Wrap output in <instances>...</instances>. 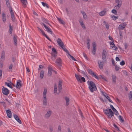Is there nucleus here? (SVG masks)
Listing matches in <instances>:
<instances>
[{
    "mask_svg": "<svg viewBox=\"0 0 132 132\" xmlns=\"http://www.w3.org/2000/svg\"><path fill=\"white\" fill-rule=\"evenodd\" d=\"M104 113L108 117L111 119L114 116V113L112 111V110L109 109H105L103 111Z\"/></svg>",
    "mask_w": 132,
    "mask_h": 132,
    "instance_id": "obj_1",
    "label": "nucleus"
},
{
    "mask_svg": "<svg viewBox=\"0 0 132 132\" xmlns=\"http://www.w3.org/2000/svg\"><path fill=\"white\" fill-rule=\"evenodd\" d=\"M88 88L90 91L92 92H93L94 91H96L97 88L95 83L91 81H88Z\"/></svg>",
    "mask_w": 132,
    "mask_h": 132,
    "instance_id": "obj_2",
    "label": "nucleus"
},
{
    "mask_svg": "<svg viewBox=\"0 0 132 132\" xmlns=\"http://www.w3.org/2000/svg\"><path fill=\"white\" fill-rule=\"evenodd\" d=\"M75 76L77 81L80 83H82V82H85L86 80L85 78L84 77H81L80 75H79L75 74Z\"/></svg>",
    "mask_w": 132,
    "mask_h": 132,
    "instance_id": "obj_3",
    "label": "nucleus"
},
{
    "mask_svg": "<svg viewBox=\"0 0 132 132\" xmlns=\"http://www.w3.org/2000/svg\"><path fill=\"white\" fill-rule=\"evenodd\" d=\"M57 52L55 49L54 48H52L51 53L52 56L51 59L53 60L55 59L57 56Z\"/></svg>",
    "mask_w": 132,
    "mask_h": 132,
    "instance_id": "obj_4",
    "label": "nucleus"
},
{
    "mask_svg": "<svg viewBox=\"0 0 132 132\" xmlns=\"http://www.w3.org/2000/svg\"><path fill=\"white\" fill-rule=\"evenodd\" d=\"M115 3L117 4L115 8L116 10H118L122 5V1L119 0H115Z\"/></svg>",
    "mask_w": 132,
    "mask_h": 132,
    "instance_id": "obj_5",
    "label": "nucleus"
},
{
    "mask_svg": "<svg viewBox=\"0 0 132 132\" xmlns=\"http://www.w3.org/2000/svg\"><path fill=\"white\" fill-rule=\"evenodd\" d=\"M107 54V53L105 50H103L102 54V59L103 62H106V55Z\"/></svg>",
    "mask_w": 132,
    "mask_h": 132,
    "instance_id": "obj_6",
    "label": "nucleus"
},
{
    "mask_svg": "<svg viewBox=\"0 0 132 132\" xmlns=\"http://www.w3.org/2000/svg\"><path fill=\"white\" fill-rule=\"evenodd\" d=\"M3 87L4 88H3L2 89V92L3 94L6 96H7L9 94V90L6 88H4V86Z\"/></svg>",
    "mask_w": 132,
    "mask_h": 132,
    "instance_id": "obj_7",
    "label": "nucleus"
},
{
    "mask_svg": "<svg viewBox=\"0 0 132 132\" xmlns=\"http://www.w3.org/2000/svg\"><path fill=\"white\" fill-rule=\"evenodd\" d=\"M87 70L88 72L93 76L96 79H98L97 76L95 74L94 72L92 71V70L89 69H88Z\"/></svg>",
    "mask_w": 132,
    "mask_h": 132,
    "instance_id": "obj_8",
    "label": "nucleus"
},
{
    "mask_svg": "<svg viewBox=\"0 0 132 132\" xmlns=\"http://www.w3.org/2000/svg\"><path fill=\"white\" fill-rule=\"evenodd\" d=\"M62 81L61 80H60L58 83V91L60 93L61 90L62 85Z\"/></svg>",
    "mask_w": 132,
    "mask_h": 132,
    "instance_id": "obj_9",
    "label": "nucleus"
},
{
    "mask_svg": "<svg viewBox=\"0 0 132 132\" xmlns=\"http://www.w3.org/2000/svg\"><path fill=\"white\" fill-rule=\"evenodd\" d=\"M93 50L92 51V52L93 54L94 55L95 54L96 50V43L95 42H93L92 44Z\"/></svg>",
    "mask_w": 132,
    "mask_h": 132,
    "instance_id": "obj_10",
    "label": "nucleus"
},
{
    "mask_svg": "<svg viewBox=\"0 0 132 132\" xmlns=\"http://www.w3.org/2000/svg\"><path fill=\"white\" fill-rule=\"evenodd\" d=\"M57 42L59 45L60 47H62L63 46H64V44L60 39L58 38L57 40Z\"/></svg>",
    "mask_w": 132,
    "mask_h": 132,
    "instance_id": "obj_11",
    "label": "nucleus"
},
{
    "mask_svg": "<svg viewBox=\"0 0 132 132\" xmlns=\"http://www.w3.org/2000/svg\"><path fill=\"white\" fill-rule=\"evenodd\" d=\"M103 61H102L100 60L98 61V64L99 68L101 69H102L103 68L104 63Z\"/></svg>",
    "mask_w": 132,
    "mask_h": 132,
    "instance_id": "obj_12",
    "label": "nucleus"
},
{
    "mask_svg": "<svg viewBox=\"0 0 132 132\" xmlns=\"http://www.w3.org/2000/svg\"><path fill=\"white\" fill-rule=\"evenodd\" d=\"M13 117L19 123L21 124L22 122L21 120L20 119L18 116L15 114L13 115Z\"/></svg>",
    "mask_w": 132,
    "mask_h": 132,
    "instance_id": "obj_13",
    "label": "nucleus"
},
{
    "mask_svg": "<svg viewBox=\"0 0 132 132\" xmlns=\"http://www.w3.org/2000/svg\"><path fill=\"white\" fill-rule=\"evenodd\" d=\"M5 52L4 51H3L2 52L1 56V58L0 59V60L1 61H4L5 59Z\"/></svg>",
    "mask_w": 132,
    "mask_h": 132,
    "instance_id": "obj_14",
    "label": "nucleus"
},
{
    "mask_svg": "<svg viewBox=\"0 0 132 132\" xmlns=\"http://www.w3.org/2000/svg\"><path fill=\"white\" fill-rule=\"evenodd\" d=\"M6 113L7 117L9 118H11L12 116L11 112L9 110H6Z\"/></svg>",
    "mask_w": 132,
    "mask_h": 132,
    "instance_id": "obj_15",
    "label": "nucleus"
},
{
    "mask_svg": "<svg viewBox=\"0 0 132 132\" xmlns=\"http://www.w3.org/2000/svg\"><path fill=\"white\" fill-rule=\"evenodd\" d=\"M79 22L80 24L82 26V28L84 29H86V28L85 24L83 22V21L82 19H80L79 20Z\"/></svg>",
    "mask_w": 132,
    "mask_h": 132,
    "instance_id": "obj_16",
    "label": "nucleus"
},
{
    "mask_svg": "<svg viewBox=\"0 0 132 132\" xmlns=\"http://www.w3.org/2000/svg\"><path fill=\"white\" fill-rule=\"evenodd\" d=\"M21 81L20 80H18L17 82L16 87L17 88H19L21 86Z\"/></svg>",
    "mask_w": 132,
    "mask_h": 132,
    "instance_id": "obj_17",
    "label": "nucleus"
},
{
    "mask_svg": "<svg viewBox=\"0 0 132 132\" xmlns=\"http://www.w3.org/2000/svg\"><path fill=\"white\" fill-rule=\"evenodd\" d=\"M56 62L58 63L60 66H61V64L62 63V60L60 58H58L56 60Z\"/></svg>",
    "mask_w": 132,
    "mask_h": 132,
    "instance_id": "obj_18",
    "label": "nucleus"
},
{
    "mask_svg": "<svg viewBox=\"0 0 132 132\" xmlns=\"http://www.w3.org/2000/svg\"><path fill=\"white\" fill-rule=\"evenodd\" d=\"M21 2L22 4V5L24 7H25L26 6V4L27 3V0H21Z\"/></svg>",
    "mask_w": 132,
    "mask_h": 132,
    "instance_id": "obj_19",
    "label": "nucleus"
},
{
    "mask_svg": "<svg viewBox=\"0 0 132 132\" xmlns=\"http://www.w3.org/2000/svg\"><path fill=\"white\" fill-rule=\"evenodd\" d=\"M126 25L123 23H122L119 26L118 28L120 29L123 30L126 27Z\"/></svg>",
    "mask_w": 132,
    "mask_h": 132,
    "instance_id": "obj_20",
    "label": "nucleus"
},
{
    "mask_svg": "<svg viewBox=\"0 0 132 132\" xmlns=\"http://www.w3.org/2000/svg\"><path fill=\"white\" fill-rule=\"evenodd\" d=\"M50 75L52 73L54 74H56L57 73V72L54 70L52 69V68L50 66Z\"/></svg>",
    "mask_w": 132,
    "mask_h": 132,
    "instance_id": "obj_21",
    "label": "nucleus"
},
{
    "mask_svg": "<svg viewBox=\"0 0 132 132\" xmlns=\"http://www.w3.org/2000/svg\"><path fill=\"white\" fill-rule=\"evenodd\" d=\"M112 82L115 83L116 82L117 77L116 76L114 75H112Z\"/></svg>",
    "mask_w": 132,
    "mask_h": 132,
    "instance_id": "obj_22",
    "label": "nucleus"
},
{
    "mask_svg": "<svg viewBox=\"0 0 132 132\" xmlns=\"http://www.w3.org/2000/svg\"><path fill=\"white\" fill-rule=\"evenodd\" d=\"M65 99L66 101V104L67 106L69 105V103L70 100L69 98L67 97H65Z\"/></svg>",
    "mask_w": 132,
    "mask_h": 132,
    "instance_id": "obj_23",
    "label": "nucleus"
},
{
    "mask_svg": "<svg viewBox=\"0 0 132 132\" xmlns=\"http://www.w3.org/2000/svg\"><path fill=\"white\" fill-rule=\"evenodd\" d=\"M57 19L60 23L63 25L65 24L64 21L63 20L61 19L60 18H57Z\"/></svg>",
    "mask_w": 132,
    "mask_h": 132,
    "instance_id": "obj_24",
    "label": "nucleus"
},
{
    "mask_svg": "<svg viewBox=\"0 0 132 132\" xmlns=\"http://www.w3.org/2000/svg\"><path fill=\"white\" fill-rule=\"evenodd\" d=\"M43 105H45L46 106L47 105V99L46 97H43Z\"/></svg>",
    "mask_w": 132,
    "mask_h": 132,
    "instance_id": "obj_25",
    "label": "nucleus"
},
{
    "mask_svg": "<svg viewBox=\"0 0 132 132\" xmlns=\"http://www.w3.org/2000/svg\"><path fill=\"white\" fill-rule=\"evenodd\" d=\"M105 94L103 93V95L109 100V101L111 103H113L112 100L108 96H106L105 95V93H104Z\"/></svg>",
    "mask_w": 132,
    "mask_h": 132,
    "instance_id": "obj_26",
    "label": "nucleus"
},
{
    "mask_svg": "<svg viewBox=\"0 0 132 132\" xmlns=\"http://www.w3.org/2000/svg\"><path fill=\"white\" fill-rule=\"evenodd\" d=\"M118 118L121 122L123 123L124 121L123 117L121 116L120 115L119 116Z\"/></svg>",
    "mask_w": 132,
    "mask_h": 132,
    "instance_id": "obj_27",
    "label": "nucleus"
},
{
    "mask_svg": "<svg viewBox=\"0 0 132 132\" xmlns=\"http://www.w3.org/2000/svg\"><path fill=\"white\" fill-rule=\"evenodd\" d=\"M47 89L45 88H44V91L43 93V97H46V94L47 93Z\"/></svg>",
    "mask_w": 132,
    "mask_h": 132,
    "instance_id": "obj_28",
    "label": "nucleus"
},
{
    "mask_svg": "<svg viewBox=\"0 0 132 132\" xmlns=\"http://www.w3.org/2000/svg\"><path fill=\"white\" fill-rule=\"evenodd\" d=\"M9 26L10 33V34H11L12 32L13 27L11 26L10 23L9 24Z\"/></svg>",
    "mask_w": 132,
    "mask_h": 132,
    "instance_id": "obj_29",
    "label": "nucleus"
},
{
    "mask_svg": "<svg viewBox=\"0 0 132 132\" xmlns=\"http://www.w3.org/2000/svg\"><path fill=\"white\" fill-rule=\"evenodd\" d=\"M5 85H7V86L10 87L11 88H12V87L11 85V84L10 82V83H9L6 82H5Z\"/></svg>",
    "mask_w": 132,
    "mask_h": 132,
    "instance_id": "obj_30",
    "label": "nucleus"
},
{
    "mask_svg": "<svg viewBox=\"0 0 132 132\" xmlns=\"http://www.w3.org/2000/svg\"><path fill=\"white\" fill-rule=\"evenodd\" d=\"M13 39L14 40V45H17V40L16 39V37L15 36H14L13 37Z\"/></svg>",
    "mask_w": 132,
    "mask_h": 132,
    "instance_id": "obj_31",
    "label": "nucleus"
},
{
    "mask_svg": "<svg viewBox=\"0 0 132 132\" xmlns=\"http://www.w3.org/2000/svg\"><path fill=\"white\" fill-rule=\"evenodd\" d=\"M43 24L45 28L46 29V30L48 32H50V28H48L45 24L44 23H42L41 24Z\"/></svg>",
    "mask_w": 132,
    "mask_h": 132,
    "instance_id": "obj_32",
    "label": "nucleus"
},
{
    "mask_svg": "<svg viewBox=\"0 0 132 132\" xmlns=\"http://www.w3.org/2000/svg\"><path fill=\"white\" fill-rule=\"evenodd\" d=\"M50 117V111H48L47 113L45 115V117L46 119H48Z\"/></svg>",
    "mask_w": 132,
    "mask_h": 132,
    "instance_id": "obj_33",
    "label": "nucleus"
},
{
    "mask_svg": "<svg viewBox=\"0 0 132 132\" xmlns=\"http://www.w3.org/2000/svg\"><path fill=\"white\" fill-rule=\"evenodd\" d=\"M40 77L41 79H42L44 76V71L43 70H42L40 72Z\"/></svg>",
    "mask_w": 132,
    "mask_h": 132,
    "instance_id": "obj_34",
    "label": "nucleus"
},
{
    "mask_svg": "<svg viewBox=\"0 0 132 132\" xmlns=\"http://www.w3.org/2000/svg\"><path fill=\"white\" fill-rule=\"evenodd\" d=\"M65 52H66L68 54V53H69L67 49L65 48L64 45L62 47H61Z\"/></svg>",
    "mask_w": 132,
    "mask_h": 132,
    "instance_id": "obj_35",
    "label": "nucleus"
},
{
    "mask_svg": "<svg viewBox=\"0 0 132 132\" xmlns=\"http://www.w3.org/2000/svg\"><path fill=\"white\" fill-rule=\"evenodd\" d=\"M68 55L70 56L72 60L75 61H76V60L75 58L73 56L71 55L69 53H68Z\"/></svg>",
    "mask_w": 132,
    "mask_h": 132,
    "instance_id": "obj_36",
    "label": "nucleus"
},
{
    "mask_svg": "<svg viewBox=\"0 0 132 132\" xmlns=\"http://www.w3.org/2000/svg\"><path fill=\"white\" fill-rule=\"evenodd\" d=\"M105 12L104 11H102L100 12L99 14L100 16H103L104 15Z\"/></svg>",
    "mask_w": 132,
    "mask_h": 132,
    "instance_id": "obj_37",
    "label": "nucleus"
},
{
    "mask_svg": "<svg viewBox=\"0 0 132 132\" xmlns=\"http://www.w3.org/2000/svg\"><path fill=\"white\" fill-rule=\"evenodd\" d=\"M13 67V65L12 64H11L10 65L9 67V70H10L12 72V67Z\"/></svg>",
    "mask_w": 132,
    "mask_h": 132,
    "instance_id": "obj_38",
    "label": "nucleus"
},
{
    "mask_svg": "<svg viewBox=\"0 0 132 132\" xmlns=\"http://www.w3.org/2000/svg\"><path fill=\"white\" fill-rule=\"evenodd\" d=\"M10 13L11 15V16H14L13 12L12 9H10Z\"/></svg>",
    "mask_w": 132,
    "mask_h": 132,
    "instance_id": "obj_39",
    "label": "nucleus"
},
{
    "mask_svg": "<svg viewBox=\"0 0 132 132\" xmlns=\"http://www.w3.org/2000/svg\"><path fill=\"white\" fill-rule=\"evenodd\" d=\"M78 111H79V113L81 116L82 117V118L83 117H84L82 115V112L81 110L80 109H79Z\"/></svg>",
    "mask_w": 132,
    "mask_h": 132,
    "instance_id": "obj_40",
    "label": "nucleus"
},
{
    "mask_svg": "<svg viewBox=\"0 0 132 132\" xmlns=\"http://www.w3.org/2000/svg\"><path fill=\"white\" fill-rule=\"evenodd\" d=\"M57 91V86L55 85V86H54V93L55 94H56Z\"/></svg>",
    "mask_w": 132,
    "mask_h": 132,
    "instance_id": "obj_41",
    "label": "nucleus"
},
{
    "mask_svg": "<svg viewBox=\"0 0 132 132\" xmlns=\"http://www.w3.org/2000/svg\"><path fill=\"white\" fill-rule=\"evenodd\" d=\"M50 34H51L52 36H53V37L54 38L55 37V35L53 33L51 29H50Z\"/></svg>",
    "mask_w": 132,
    "mask_h": 132,
    "instance_id": "obj_42",
    "label": "nucleus"
},
{
    "mask_svg": "<svg viewBox=\"0 0 132 132\" xmlns=\"http://www.w3.org/2000/svg\"><path fill=\"white\" fill-rule=\"evenodd\" d=\"M110 107L112 109L113 111H116V109H115L113 106L111 105H110Z\"/></svg>",
    "mask_w": 132,
    "mask_h": 132,
    "instance_id": "obj_43",
    "label": "nucleus"
},
{
    "mask_svg": "<svg viewBox=\"0 0 132 132\" xmlns=\"http://www.w3.org/2000/svg\"><path fill=\"white\" fill-rule=\"evenodd\" d=\"M120 64L122 66L124 65L125 63L124 61L122 60L120 63Z\"/></svg>",
    "mask_w": 132,
    "mask_h": 132,
    "instance_id": "obj_44",
    "label": "nucleus"
},
{
    "mask_svg": "<svg viewBox=\"0 0 132 132\" xmlns=\"http://www.w3.org/2000/svg\"><path fill=\"white\" fill-rule=\"evenodd\" d=\"M115 67L116 70L117 71H118L120 69V68H119V67H118L116 65H115Z\"/></svg>",
    "mask_w": 132,
    "mask_h": 132,
    "instance_id": "obj_45",
    "label": "nucleus"
},
{
    "mask_svg": "<svg viewBox=\"0 0 132 132\" xmlns=\"http://www.w3.org/2000/svg\"><path fill=\"white\" fill-rule=\"evenodd\" d=\"M111 47H112V48H113V50H116L117 49H118V48L117 47L115 46V45H114V46H112Z\"/></svg>",
    "mask_w": 132,
    "mask_h": 132,
    "instance_id": "obj_46",
    "label": "nucleus"
},
{
    "mask_svg": "<svg viewBox=\"0 0 132 132\" xmlns=\"http://www.w3.org/2000/svg\"><path fill=\"white\" fill-rule=\"evenodd\" d=\"M58 132H60L61 130V127L60 126H59L58 127Z\"/></svg>",
    "mask_w": 132,
    "mask_h": 132,
    "instance_id": "obj_47",
    "label": "nucleus"
},
{
    "mask_svg": "<svg viewBox=\"0 0 132 132\" xmlns=\"http://www.w3.org/2000/svg\"><path fill=\"white\" fill-rule=\"evenodd\" d=\"M44 67L41 65H40L39 66V68L38 70H40L41 69L43 68Z\"/></svg>",
    "mask_w": 132,
    "mask_h": 132,
    "instance_id": "obj_48",
    "label": "nucleus"
},
{
    "mask_svg": "<svg viewBox=\"0 0 132 132\" xmlns=\"http://www.w3.org/2000/svg\"><path fill=\"white\" fill-rule=\"evenodd\" d=\"M112 13L114 14H116L117 13V11L116 10L113 9L112 11Z\"/></svg>",
    "mask_w": 132,
    "mask_h": 132,
    "instance_id": "obj_49",
    "label": "nucleus"
},
{
    "mask_svg": "<svg viewBox=\"0 0 132 132\" xmlns=\"http://www.w3.org/2000/svg\"><path fill=\"white\" fill-rule=\"evenodd\" d=\"M90 44H88V43H87V47L88 49H89L90 48Z\"/></svg>",
    "mask_w": 132,
    "mask_h": 132,
    "instance_id": "obj_50",
    "label": "nucleus"
},
{
    "mask_svg": "<svg viewBox=\"0 0 132 132\" xmlns=\"http://www.w3.org/2000/svg\"><path fill=\"white\" fill-rule=\"evenodd\" d=\"M115 113V114L117 116L118 115L119 113L118 111L116 110V111H113Z\"/></svg>",
    "mask_w": 132,
    "mask_h": 132,
    "instance_id": "obj_51",
    "label": "nucleus"
},
{
    "mask_svg": "<svg viewBox=\"0 0 132 132\" xmlns=\"http://www.w3.org/2000/svg\"><path fill=\"white\" fill-rule=\"evenodd\" d=\"M111 18L112 19L114 20H115L118 18V17H111Z\"/></svg>",
    "mask_w": 132,
    "mask_h": 132,
    "instance_id": "obj_52",
    "label": "nucleus"
},
{
    "mask_svg": "<svg viewBox=\"0 0 132 132\" xmlns=\"http://www.w3.org/2000/svg\"><path fill=\"white\" fill-rule=\"evenodd\" d=\"M81 13H82V15H83V16H85L86 15V14L84 12L82 11L81 12Z\"/></svg>",
    "mask_w": 132,
    "mask_h": 132,
    "instance_id": "obj_53",
    "label": "nucleus"
},
{
    "mask_svg": "<svg viewBox=\"0 0 132 132\" xmlns=\"http://www.w3.org/2000/svg\"><path fill=\"white\" fill-rule=\"evenodd\" d=\"M113 41V42H110V45H112V46H114L115 44L114 43Z\"/></svg>",
    "mask_w": 132,
    "mask_h": 132,
    "instance_id": "obj_54",
    "label": "nucleus"
},
{
    "mask_svg": "<svg viewBox=\"0 0 132 132\" xmlns=\"http://www.w3.org/2000/svg\"><path fill=\"white\" fill-rule=\"evenodd\" d=\"M0 103H3V105L4 106V107L5 108V102H0Z\"/></svg>",
    "mask_w": 132,
    "mask_h": 132,
    "instance_id": "obj_55",
    "label": "nucleus"
},
{
    "mask_svg": "<svg viewBox=\"0 0 132 132\" xmlns=\"http://www.w3.org/2000/svg\"><path fill=\"white\" fill-rule=\"evenodd\" d=\"M105 27L107 30H108L109 29V26L108 23H107L105 25Z\"/></svg>",
    "mask_w": 132,
    "mask_h": 132,
    "instance_id": "obj_56",
    "label": "nucleus"
},
{
    "mask_svg": "<svg viewBox=\"0 0 132 132\" xmlns=\"http://www.w3.org/2000/svg\"><path fill=\"white\" fill-rule=\"evenodd\" d=\"M6 4L7 6H8V5H10V3L9 1V0H7V1H6Z\"/></svg>",
    "mask_w": 132,
    "mask_h": 132,
    "instance_id": "obj_57",
    "label": "nucleus"
},
{
    "mask_svg": "<svg viewBox=\"0 0 132 132\" xmlns=\"http://www.w3.org/2000/svg\"><path fill=\"white\" fill-rule=\"evenodd\" d=\"M44 36L47 38L49 40H50V38L47 36L46 34H44Z\"/></svg>",
    "mask_w": 132,
    "mask_h": 132,
    "instance_id": "obj_58",
    "label": "nucleus"
},
{
    "mask_svg": "<svg viewBox=\"0 0 132 132\" xmlns=\"http://www.w3.org/2000/svg\"><path fill=\"white\" fill-rule=\"evenodd\" d=\"M6 17H3L2 19L4 22H5L6 20Z\"/></svg>",
    "mask_w": 132,
    "mask_h": 132,
    "instance_id": "obj_59",
    "label": "nucleus"
},
{
    "mask_svg": "<svg viewBox=\"0 0 132 132\" xmlns=\"http://www.w3.org/2000/svg\"><path fill=\"white\" fill-rule=\"evenodd\" d=\"M2 70H0V78H2Z\"/></svg>",
    "mask_w": 132,
    "mask_h": 132,
    "instance_id": "obj_60",
    "label": "nucleus"
},
{
    "mask_svg": "<svg viewBox=\"0 0 132 132\" xmlns=\"http://www.w3.org/2000/svg\"><path fill=\"white\" fill-rule=\"evenodd\" d=\"M83 55L84 57L85 58H86V59H87V56L86 54L85 53H83Z\"/></svg>",
    "mask_w": 132,
    "mask_h": 132,
    "instance_id": "obj_61",
    "label": "nucleus"
},
{
    "mask_svg": "<svg viewBox=\"0 0 132 132\" xmlns=\"http://www.w3.org/2000/svg\"><path fill=\"white\" fill-rule=\"evenodd\" d=\"M109 39L112 40V41H113V39L110 36H109Z\"/></svg>",
    "mask_w": 132,
    "mask_h": 132,
    "instance_id": "obj_62",
    "label": "nucleus"
},
{
    "mask_svg": "<svg viewBox=\"0 0 132 132\" xmlns=\"http://www.w3.org/2000/svg\"><path fill=\"white\" fill-rule=\"evenodd\" d=\"M42 3L43 5L44 6H45L46 5V3L44 2H42Z\"/></svg>",
    "mask_w": 132,
    "mask_h": 132,
    "instance_id": "obj_63",
    "label": "nucleus"
},
{
    "mask_svg": "<svg viewBox=\"0 0 132 132\" xmlns=\"http://www.w3.org/2000/svg\"><path fill=\"white\" fill-rule=\"evenodd\" d=\"M116 61H120V59L118 57H116Z\"/></svg>",
    "mask_w": 132,
    "mask_h": 132,
    "instance_id": "obj_64",
    "label": "nucleus"
}]
</instances>
